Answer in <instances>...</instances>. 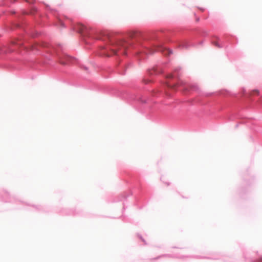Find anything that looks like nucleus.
I'll use <instances>...</instances> for the list:
<instances>
[{"instance_id": "1", "label": "nucleus", "mask_w": 262, "mask_h": 262, "mask_svg": "<svg viewBox=\"0 0 262 262\" xmlns=\"http://www.w3.org/2000/svg\"><path fill=\"white\" fill-rule=\"evenodd\" d=\"M126 43L123 41H120L119 42L116 43L112 46L111 51L114 55H118V52L119 54H125L124 51H122V49L124 50L126 48Z\"/></svg>"}, {"instance_id": "7", "label": "nucleus", "mask_w": 262, "mask_h": 262, "mask_svg": "<svg viewBox=\"0 0 262 262\" xmlns=\"http://www.w3.org/2000/svg\"><path fill=\"white\" fill-rule=\"evenodd\" d=\"M261 261L262 262V258H260V259H259V262H261Z\"/></svg>"}, {"instance_id": "4", "label": "nucleus", "mask_w": 262, "mask_h": 262, "mask_svg": "<svg viewBox=\"0 0 262 262\" xmlns=\"http://www.w3.org/2000/svg\"><path fill=\"white\" fill-rule=\"evenodd\" d=\"M78 27H79L78 31L80 32H82L83 31L84 28H85L84 26H83L81 24H78Z\"/></svg>"}, {"instance_id": "3", "label": "nucleus", "mask_w": 262, "mask_h": 262, "mask_svg": "<svg viewBox=\"0 0 262 262\" xmlns=\"http://www.w3.org/2000/svg\"><path fill=\"white\" fill-rule=\"evenodd\" d=\"M65 59H66L65 60H62V59L60 60V62L61 64H62L63 65L67 64L71 62V60L72 59V58L69 56H66L65 57Z\"/></svg>"}, {"instance_id": "5", "label": "nucleus", "mask_w": 262, "mask_h": 262, "mask_svg": "<svg viewBox=\"0 0 262 262\" xmlns=\"http://www.w3.org/2000/svg\"><path fill=\"white\" fill-rule=\"evenodd\" d=\"M167 77H168V78H172V77H173V75H172V74H169V75L167 76Z\"/></svg>"}, {"instance_id": "6", "label": "nucleus", "mask_w": 262, "mask_h": 262, "mask_svg": "<svg viewBox=\"0 0 262 262\" xmlns=\"http://www.w3.org/2000/svg\"><path fill=\"white\" fill-rule=\"evenodd\" d=\"M254 92H255L257 94H258V93H259L258 91H257V90H254V91H253V93H254Z\"/></svg>"}, {"instance_id": "2", "label": "nucleus", "mask_w": 262, "mask_h": 262, "mask_svg": "<svg viewBox=\"0 0 262 262\" xmlns=\"http://www.w3.org/2000/svg\"><path fill=\"white\" fill-rule=\"evenodd\" d=\"M157 51L162 52L165 55H168L171 53V51L166 48L160 47L157 49Z\"/></svg>"}]
</instances>
